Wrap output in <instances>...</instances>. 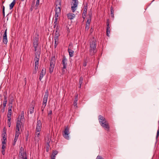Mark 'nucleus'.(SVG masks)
<instances>
[{"instance_id": "nucleus-61", "label": "nucleus", "mask_w": 159, "mask_h": 159, "mask_svg": "<svg viewBox=\"0 0 159 159\" xmlns=\"http://www.w3.org/2000/svg\"><path fill=\"white\" fill-rule=\"evenodd\" d=\"M8 122L9 123L10 122V121H11V117H9V118H8Z\"/></svg>"}, {"instance_id": "nucleus-29", "label": "nucleus", "mask_w": 159, "mask_h": 159, "mask_svg": "<svg viewBox=\"0 0 159 159\" xmlns=\"http://www.w3.org/2000/svg\"><path fill=\"white\" fill-rule=\"evenodd\" d=\"M42 127H39V126H36V128L35 129V132H40L41 130Z\"/></svg>"}, {"instance_id": "nucleus-13", "label": "nucleus", "mask_w": 159, "mask_h": 159, "mask_svg": "<svg viewBox=\"0 0 159 159\" xmlns=\"http://www.w3.org/2000/svg\"><path fill=\"white\" fill-rule=\"evenodd\" d=\"M55 11V16H58L59 14L60 13L61 11V7H60V5L59 6V7H56Z\"/></svg>"}, {"instance_id": "nucleus-63", "label": "nucleus", "mask_w": 159, "mask_h": 159, "mask_svg": "<svg viewBox=\"0 0 159 159\" xmlns=\"http://www.w3.org/2000/svg\"><path fill=\"white\" fill-rule=\"evenodd\" d=\"M11 122H10L9 123V122H8V126L9 127H10V126H11Z\"/></svg>"}, {"instance_id": "nucleus-39", "label": "nucleus", "mask_w": 159, "mask_h": 159, "mask_svg": "<svg viewBox=\"0 0 159 159\" xmlns=\"http://www.w3.org/2000/svg\"><path fill=\"white\" fill-rule=\"evenodd\" d=\"M7 100H4L3 102V106L4 108H5L6 106V104L7 103Z\"/></svg>"}, {"instance_id": "nucleus-44", "label": "nucleus", "mask_w": 159, "mask_h": 159, "mask_svg": "<svg viewBox=\"0 0 159 159\" xmlns=\"http://www.w3.org/2000/svg\"><path fill=\"white\" fill-rule=\"evenodd\" d=\"M24 152V149L22 147H21L20 149L19 152Z\"/></svg>"}, {"instance_id": "nucleus-54", "label": "nucleus", "mask_w": 159, "mask_h": 159, "mask_svg": "<svg viewBox=\"0 0 159 159\" xmlns=\"http://www.w3.org/2000/svg\"><path fill=\"white\" fill-rule=\"evenodd\" d=\"M5 141L6 140H3V141L2 142V144H3V145H4V144H6V142Z\"/></svg>"}, {"instance_id": "nucleus-12", "label": "nucleus", "mask_w": 159, "mask_h": 159, "mask_svg": "<svg viewBox=\"0 0 159 159\" xmlns=\"http://www.w3.org/2000/svg\"><path fill=\"white\" fill-rule=\"evenodd\" d=\"M46 74V70L45 69L43 68L41 70L40 73V77H39V80H41L43 76L45 75Z\"/></svg>"}, {"instance_id": "nucleus-19", "label": "nucleus", "mask_w": 159, "mask_h": 159, "mask_svg": "<svg viewBox=\"0 0 159 159\" xmlns=\"http://www.w3.org/2000/svg\"><path fill=\"white\" fill-rule=\"evenodd\" d=\"M38 40H39V38L38 37V36L37 37H36L35 38L34 40V41L33 43V44H36L38 45Z\"/></svg>"}, {"instance_id": "nucleus-16", "label": "nucleus", "mask_w": 159, "mask_h": 159, "mask_svg": "<svg viewBox=\"0 0 159 159\" xmlns=\"http://www.w3.org/2000/svg\"><path fill=\"white\" fill-rule=\"evenodd\" d=\"M67 16L69 19L72 20L75 17V15L73 13H69L67 15Z\"/></svg>"}, {"instance_id": "nucleus-45", "label": "nucleus", "mask_w": 159, "mask_h": 159, "mask_svg": "<svg viewBox=\"0 0 159 159\" xmlns=\"http://www.w3.org/2000/svg\"><path fill=\"white\" fill-rule=\"evenodd\" d=\"M52 110H50L48 114V117H50V118H51V115H52Z\"/></svg>"}, {"instance_id": "nucleus-49", "label": "nucleus", "mask_w": 159, "mask_h": 159, "mask_svg": "<svg viewBox=\"0 0 159 159\" xmlns=\"http://www.w3.org/2000/svg\"><path fill=\"white\" fill-rule=\"evenodd\" d=\"M96 159H103V158L100 156H98L96 158Z\"/></svg>"}, {"instance_id": "nucleus-36", "label": "nucleus", "mask_w": 159, "mask_h": 159, "mask_svg": "<svg viewBox=\"0 0 159 159\" xmlns=\"http://www.w3.org/2000/svg\"><path fill=\"white\" fill-rule=\"evenodd\" d=\"M34 107H32L30 108V114H32L34 112Z\"/></svg>"}, {"instance_id": "nucleus-6", "label": "nucleus", "mask_w": 159, "mask_h": 159, "mask_svg": "<svg viewBox=\"0 0 159 159\" xmlns=\"http://www.w3.org/2000/svg\"><path fill=\"white\" fill-rule=\"evenodd\" d=\"M72 44L70 43L69 44L68 49V52L69 53V56L70 57H72L74 55V51L72 50Z\"/></svg>"}, {"instance_id": "nucleus-23", "label": "nucleus", "mask_w": 159, "mask_h": 159, "mask_svg": "<svg viewBox=\"0 0 159 159\" xmlns=\"http://www.w3.org/2000/svg\"><path fill=\"white\" fill-rule=\"evenodd\" d=\"M12 103H9V107L8 108V113H11V112Z\"/></svg>"}, {"instance_id": "nucleus-1", "label": "nucleus", "mask_w": 159, "mask_h": 159, "mask_svg": "<svg viewBox=\"0 0 159 159\" xmlns=\"http://www.w3.org/2000/svg\"><path fill=\"white\" fill-rule=\"evenodd\" d=\"M98 120L101 126L107 131H109L110 127L108 123L106 121V119L103 116L99 115Z\"/></svg>"}, {"instance_id": "nucleus-32", "label": "nucleus", "mask_w": 159, "mask_h": 159, "mask_svg": "<svg viewBox=\"0 0 159 159\" xmlns=\"http://www.w3.org/2000/svg\"><path fill=\"white\" fill-rule=\"evenodd\" d=\"M58 152L57 151H54L52 153V156L56 157L55 156L57 154Z\"/></svg>"}, {"instance_id": "nucleus-58", "label": "nucleus", "mask_w": 159, "mask_h": 159, "mask_svg": "<svg viewBox=\"0 0 159 159\" xmlns=\"http://www.w3.org/2000/svg\"><path fill=\"white\" fill-rule=\"evenodd\" d=\"M87 65V62H84L83 64V66H85Z\"/></svg>"}, {"instance_id": "nucleus-50", "label": "nucleus", "mask_w": 159, "mask_h": 159, "mask_svg": "<svg viewBox=\"0 0 159 159\" xmlns=\"http://www.w3.org/2000/svg\"><path fill=\"white\" fill-rule=\"evenodd\" d=\"M58 16H55V21L54 22H57V19H58Z\"/></svg>"}, {"instance_id": "nucleus-62", "label": "nucleus", "mask_w": 159, "mask_h": 159, "mask_svg": "<svg viewBox=\"0 0 159 159\" xmlns=\"http://www.w3.org/2000/svg\"><path fill=\"white\" fill-rule=\"evenodd\" d=\"M55 157H53V156H51V159H55Z\"/></svg>"}, {"instance_id": "nucleus-20", "label": "nucleus", "mask_w": 159, "mask_h": 159, "mask_svg": "<svg viewBox=\"0 0 159 159\" xmlns=\"http://www.w3.org/2000/svg\"><path fill=\"white\" fill-rule=\"evenodd\" d=\"M16 0H13V2L11 3L10 5V10L14 6V5L16 3Z\"/></svg>"}, {"instance_id": "nucleus-15", "label": "nucleus", "mask_w": 159, "mask_h": 159, "mask_svg": "<svg viewBox=\"0 0 159 159\" xmlns=\"http://www.w3.org/2000/svg\"><path fill=\"white\" fill-rule=\"evenodd\" d=\"M78 94H76L75 95V101L74 102V105L75 107L76 108H77V102L78 100Z\"/></svg>"}, {"instance_id": "nucleus-41", "label": "nucleus", "mask_w": 159, "mask_h": 159, "mask_svg": "<svg viewBox=\"0 0 159 159\" xmlns=\"http://www.w3.org/2000/svg\"><path fill=\"white\" fill-rule=\"evenodd\" d=\"M6 133H5L4 134H2V138L3 140H6L7 138L6 137Z\"/></svg>"}, {"instance_id": "nucleus-5", "label": "nucleus", "mask_w": 159, "mask_h": 159, "mask_svg": "<svg viewBox=\"0 0 159 159\" xmlns=\"http://www.w3.org/2000/svg\"><path fill=\"white\" fill-rule=\"evenodd\" d=\"M107 25L106 28V34L107 36H109V34L110 33L111 30V26L110 25V21L109 19H107Z\"/></svg>"}, {"instance_id": "nucleus-46", "label": "nucleus", "mask_w": 159, "mask_h": 159, "mask_svg": "<svg viewBox=\"0 0 159 159\" xmlns=\"http://www.w3.org/2000/svg\"><path fill=\"white\" fill-rule=\"evenodd\" d=\"M111 14H112V13H113L114 12V10H113V8L112 7H111Z\"/></svg>"}, {"instance_id": "nucleus-18", "label": "nucleus", "mask_w": 159, "mask_h": 159, "mask_svg": "<svg viewBox=\"0 0 159 159\" xmlns=\"http://www.w3.org/2000/svg\"><path fill=\"white\" fill-rule=\"evenodd\" d=\"M55 41L54 47L56 48L59 43V39L58 38L54 37Z\"/></svg>"}, {"instance_id": "nucleus-48", "label": "nucleus", "mask_w": 159, "mask_h": 159, "mask_svg": "<svg viewBox=\"0 0 159 159\" xmlns=\"http://www.w3.org/2000/svg\"><path fill=\"white\" fill-rule=\"evenodd\" d=\"M159 136V130H158L157 131V134L156 137V139H157Z\"/></svg>"}, {"instance_id": "nucleus-21", "label": "nucleus", "mask_w": 159, "mask_h": 159, "mask_svg": "<svg viewBox=\"0 0 159 159\" xmlns=\"http://www.w3.org/2000/svg\"><path fill=\"white\" fill-rule=\"evenodd\" d=\"M61 2L60 0H57L56 2V7H59V6L60 5L61 7Z\"/></svg>"}, {"instance_id": "nucleus-24", "label": "nucleus", "mask_w": 159, "mask_h": 159, "mask_svg": "<svg viewBox=\"0 0 159 159\" xmlns=\"http://www.w3.org/2000/svg\"><path fill=\"white\" fill-rule=\"evenodd\" d=\"M38 66H37L36 67L35 66L34 69V70L33 71V74H35L37 73V70L38 69Z\"/></svg>"}, {"instance_id": "nucleus-28", "label": "nucleus", "mask_w": 159, "mask_h": 159, "mask_svg": "<svg viewBox=\"0 0 159 159\" xmlns=\"http://www.w3.org/2000/svg\"><path fill=\"white\" fill-rule=\"evenodd\" d=\"M19 120H18L16 122V126H21V122Z\"/></svg>"}, {"instance_id": "nucleus-25", "label": "nucleus", "mask_w": 159, "mask_h": 159, "mask_svg": "<svg viewBox=\"0 0 159 159\" xmlns=\"http://www.w3.org/2000/svg\"><path fill=\"white\" fill-rule=\"evenodd\" d=\"M42 123L40 120H37L36 126L42 127Z\"/></svg>"}, {"instance_id": "nucleus-59", "label": "nucleus", "mask_w": 159, "mask_h": 159, "mask_svg": "<svg viewBox=\"0 0 159 159\" xmlns=\"http://www.w3.org/2000/svg\"><path fill=\"white\" fill-rule=\"evenodd\" d=\"M5 148V146L4 145H2V150L4 149V148Z\"/></svg>"}, {"instance_id": "nucleus-3", "label": "nucleus", "mask_w": 159, "mask_h": 159, "mask_svg": "<svg viewBox=\"0 0 159 159\" xmlns=\"http://www.w3.org/2000/svg\"><path fill=\"white\" fill-rule=\"evenodd\" d=\"M40 54V53L39 51H37L35 53V57L34 59V66H35L36 67L37 66H39V62Z\"/></svg>"}, {"instance_id": "nucleus-14", "label": "nucleus", "mask_w": 159, "mask_h": 159, "mask_svg": "<svg viewBox=\"0 0 159 159\" xmlns=\"http://www.w3.org/2000/svg\"><path fill=\"white\" fill-rule=\"evenodd\" d=\"M36 134L34 137L35 140L38 142L39 139V136H40V132H35Z\"/></svg>"}, {"instance_id": "nucleus-27", "label": "nucleus", "mask_w": 159, "mask_h": 159, "mask_svg": "<svg viewBox=\"0 0 159 159\" xmlns=\"http://www.w3.org/2000/svg\"><path fill=\"white\" fill-rule=\"evenodd\" d=\"M84 11L83 14H86L87 11V6H84Z\"/></svg>"}, {"instance_id": "nucleus-31", "label": "nucleus", "mask_w": 159, "mask_h": 159, "mask_svg": "<svg viewBox=\"0 0 159 159\" xmlns=\"http://www.w3.org/2000/svg\"><path fill=\"white\" fill-rule=\"evenodd\" d=\"M46 144H49L51 142V139L48 137L46 139Z\"/></svg>"}, {"instance_id": "nucleus-34", "label": "nucleus", "mask_w": 159, "mask_h": 159, "mask_svg": "<svg viewBox=\"0 0 159 159\" xmlns=\"http://www.w3.org/2000/svg\"><path fill=\"white\" fill-rule=\"evenodd\" d=\"M60 36V34H59V33L57 32V30L56 31V32L55 33L54 35V37L55 38H58L59 37V36Z\"/></svg>"}, {"instance_id": "nucleus-47", "label": "nucleus", "mask_w": 159, "mask_h": 159, "mask_svg": "<svg viewBox=\"0 0 159 159\" xmlns=\"http://www.w3.org/2000/svg\"><path fill=\"white\" fill-rule=\"evenodd\" d=\"M5 7L4 6H3V8H2V13L4 17L5 16Z\"/></svg>"}, {"instance_id": "nucleus-53", "label": "nucleus", "mask_w": 159, "mask_h": 159, "mask_svg": "<svg viewBox=\"0 0 159 159\" xmlns=\"http://www.w3.org/2000/svg\"><path fill=\"white\" fill-rule=\"evenodd\" d=\"M90 20L89 19H88L86 21V24H90Z\"/></svg>"}, {"instance_id": "nucleus-7", "label": "nucleus", "mask_w": 159, "mask_h": 159, "mask_svg": "<svg viewBox=\"0 0 159 159\" xmlns=\"http://www.w3.org/2000/svg\"><path fill=\"white\" fill-rule=\"evenodd\" d=\"M74 2L73 5L71 6V8L72 12H74L76 10V8L77 7L78 3V0H73Z\"/></svg>"}, {"instance_id": "nucleus-10", "label": "nucleus", "mask_w": 159, "mask_h": 159, "mask_svg": "<svg viewBox=\"0 0 159 159\" xmlns=\"http://www.w3.org/2000/svg\"><path fill=\"white\" fill-rule=\"evenodd\" d=\"M67 60L65 57H64L62 59V64L63 65L64 69H66L67 67Z\"/></svg>"}, {"instance_id": "nucleus-30", "label": "nucleus", "mask_w": 159, "mask_h": 159, "mask_svg": "<svg viewBox=\"0 0 159 159\" xmlns=\"http://www.w3.org/2000/svg\"><path fill=\"white\" fill-rule=\"evenodd\" d=\"M24 112L23 111H22L21 112V115H20V121H21L22 120H23L24 119Z\"/></svg>"}, {"instance_id": "nucleus-57", "label": "nucleus", "mask_w": 159, "mask_h": 159, "mask_svg": "<svg viewBox=\"0 0 159 159\" xmlns=\"http://www.w3.org/2000/svg\"><path fill=\"white\" fill-rule=\"evenodd\" d=\"M2 154L4 155L5 154V150L4 149L2 150Z\"/></svg>"}, {"instance_id": "nucleus-60", "label": "nucleus", "mask_w": 159, "mask_h": 159, "mask_svg": "<svg viewBox=\"0 0 159 159\" xmlns=\"http://www.w3.org/2000/svg\"><path fill=\"white\" fill-rule=\"evenodd\" d=\"M46 147L47 148L49 149V147H50L49 144H46Z\"/></svg>"}, {"instance_id": "nucleus-38", "label": "nucleus", "mask_w": 159, "mask_h": 159, "mask_svg": "<svg viewBox=\"0 0 159 159\" xmlns=\"http://www.w3.org/2000/svg\"><path fill=\"white\" fill-rule=\"evenodd\" d=\"M39 0H37L36 3V6H35V9L37 8V6L39 4Z\"/></svg>"}, {"instance_id": "nucleus-40", "label": "nucleus", "mask_w": 159, "mask_h": 159, "mask_svg": "<svg viewBox=\"0 0 159 159\" xmlns=\"http://www.w3.org/2000/svg\"><path fill=\"white\" fill-rule=\"evenodd\" d=\"M38 46V45L36 44H33V46L34 47V51L36 52V51L37 50V46Z\"/></svg>"}, {"instance_id": "nucleus-2", "label": "nucleus", "mask_w": 159, "mask_h": 159, "mask_svg": "<svg viewBox=\"0 0 159 159\" xmlns=\"http://www.w3.org/2000/svg\"><path fill=\"white\" fill-rule=\"evenodd\" d=\"M90 48L89 49L90 55L91 56L93 55L97 52L96 48V41L94 38H93L90 43Z\"/></svg>"}, {"instance_id": "nucleus-64", "label": "nucleus", "mask_w": 159, "mask_h": 159, "mask_svg": "<svg viewBox=\"0 0 159 159\" xmlns=\"http://www.w3.org/2000/svg\"><path fill=\"white\" fill-rule=\"evenodd\" d=\"M111 17H114L113 13H112V14H111Z\"/></svg>"}, {"instance_id": "nucleus-9", "label": "nucleus", "mask_w": 159, "mask_h": 159, "mask_svg": "<svg viewBox=\"0 0 159 159\" xmlns=\"http://www.w3.org/2000/svg\"><path fill=\"white\" fill-rule=\"evenodd\" d=\"M19 159H27L25 152H19Z\"/></svg>"}, {"instance_id": "nucleus-22", "label": "nucleus", "mask_w": 159, "mask_h": 159, "mask_svg": "<svg viewBox=\"0 0 159 159\" xmlns=\"http://www.w3.org/2000/svg\"><path fill=\"white\" fill-rule=\"evenodd\" d=\"M54 67V65H50V66L49 67V71L51 73L53 72Z\"/></svg>"}, {"instance_id": "nucleus-37", "label": "nucleus", "mask_w": 159, "mask_h": 159, "mask_svg": "<svg viewBox=\"0 0 159 159\" xmlns=\"http://www.w3.org/2000/svg\"><path fill=\"white\" fill-rule=\"evenodd\" d=\"M90 26V24H86V26L85 27V30H88V29H89V27Z\"/></svg>"}, {"instance_id": "nucleus-43", "label": "nucleus", "mask_w": 159, "mask_h": 159, "mask_svg": "<svg viewBox=\"0 0 159 159\" xmlns=\"http://www.w3.org/2000/svg\"><path fill=\"white\" fill-rule=\"evenodd\" d=\"M18 138H16V137H15L14 143H13V145H15V144H16V141L17 140Z\"/></svg>"}, {"instance_id": "nucleus-17", "label": "nucleus", "mask_w": 159, "mask_h": 159, "mask_svg": "<svg viewBox=\"0 0 159 159\" xmlns=\"http://www.w3.org/2000/svg\"><path fill=\"white\" fill-rule=\"evenodd\" d=\"M56 59L55 57H51L50 61V65H55V64Z\"/></svg>"}, {"instance_id": "nucleus-56", "label": "nucleus", "mask_w": 159, "mask_h": 159, "mask_svg": "<svg viewBox=\"0 0 159 159\" xmlns=\"http://www.w3.org/2000/svg\"><path fill=\"white\" fill-rule=\"evenodd\" d=\"M11 113H8V114L7 115L8 117V118L11 117Z\"/></svg>"}, {"instance_id": "nucleus-52", "label": "nucleus", "mask_w": 159, "mask_h": 159, "mask_svg": "<svg viewBox=\"0 0 159 159\" xmlns=\"http://www.w3.org/2000/svg\"><path fill=\"white\" fill-rule=\"evenodd\" d=\"M66 69H64L63 67H62V73L63 74H64V73L65 72Z\"/></svg>"}, {"instance_id": "nucleus-55", "label": "nucleus", "mask_w": 159, "mask_h": 159, "mask_svg": "<svg viewBox=\"0 0 159 159\" xmlns=\"http://www.w3.org/2000/svg\"><path fill=\"white\" fill-rule=\"evenodd\" d=\"M86 14H84L83 13V14H82V17H83V18L84 19L85 18L86 16Z\"/></svg>"}, {"instance_id": "nucleus-4", "label": "nucleus", "mask_w": 159, "mask_h": 159, "mask_svg": "<svg viewBox=\"0 0 159 159\" xmlns=\"http://www.w3.org/2000/svg\"><path fill=\"white\" fill-rule=\"evenodd\" d=\"M69 134V129L68 127H66L64 131V133L63 134V136L65 139L69 140L70 139Z\"/></svg>"}, {"instance_id": "nucleus-11", "label": "nucleus", "mask_w": 159, "mask_h": 159, "mask_svg": "<svg viewBox=\"0 0 159 159\" xmlns=\"http://www.w3.org/2000/svg\"><path fill=\"white\" fill-rule=\"evenodd\" d=\"M7 30L6 29L5 30V31L4 32V33L3 34V42L5 44H6L7 42Z\"/></svg>"}, {"instance_id": "nucleus-42", "label": "nucleus", "mask_w": 159, "mask_h": 159, "mask_svg": "<svg viewBox=\"0 0 159 159\" xmlns=\"http://www.w3.org/2000/svg\"><path fill=\"white\" fill-rule=\"evenodd\" d=\"M21 128L20 126H16V131L20 132V129Z\"/></svg>"}, {"instance_id": "nucleus-51", "label": "nucleus", "mask_w": 159, "mask_h": 159, "mask_svg": "<svg viewBox=\"0 0 159 159\" xmlns=\"http://www.w3.org/2000/svg\"><path fill=\"white\" fill-rule=\"evenodd\" d=\"M57 24V22H54V24H53V25H54V28H55L56 27V26Z\"/></svg>"}, {"instance_id": "nucleus-33", "label": "nucleus", "mask_w": 159, "mask_h": 159, "mask_svg": "<svg viewBox=\"0 0 159 159\" xmlns=\"http://www.w3.org/2000/svg\"><path fill=\"white\" fill-rule=\"evenodd\" d=\"M46 104L42 103V105L41 107V111L42 113H43L44 109L46 106Z\"/></svg>"}, {"instance_id": "nucleus-26", "label": "nucleus", "mask_w": 159, "mask_h": 159, "mask_svg": "<svg viewBox=\"0 0 159 159\" xmlns=\"http://www.w3.org/2000/svg\"><path fill=\"white\" fill-rule=\"evenodd\" d=\"M83 78L82 77H81L80 78L79 81V84L80 85V86L79 87L80 88L81 85L83 83Z\"/></svg>"}, {"instance_id": "nucleus-35", "label": "nucleus", "mask_w": 159, "mask_h": 159, "mask_svg": "<svg viewBox=\"0 0 159 159\" xmlns=\"http://www.w3.org/2000/svg\"><path fill=\"white\" fill-rule=\"evenodd\" d=\"M20 134V132L17 131H16L15 137L18 138L19 134Z\"/></svg>"}, {"instance_id": "nucleus-8", "label": "nucleus", "mask_w": 159, "mask_h": 159, "mask_svg": "<svg viewBox=\"0 0 159 159\" xmlns=\"http://www.w3.org/2000/svg\"><path fill=\"white\" fill-rule=\"evenodd\" d=\"M48 96V90H47L46 92H45V94L44 96L43 103L45 104H47V100Z\"/></svg>"}]
</instances>
